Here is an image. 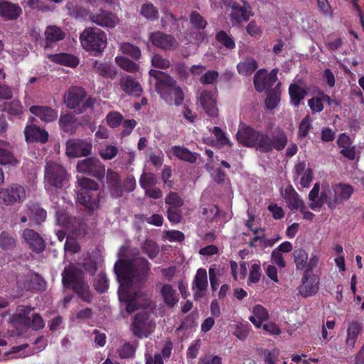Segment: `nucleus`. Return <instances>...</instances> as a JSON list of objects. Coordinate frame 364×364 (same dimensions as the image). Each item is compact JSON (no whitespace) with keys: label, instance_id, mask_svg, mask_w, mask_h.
I'll use <instances>...</instances> for the list:
<instances>
[{"label":"nucleus","instance_id":"f257e3e1","mask_svg":"<svg viewBox=\"0 0 364 364\" xmlns=\"http://www.w3.org/2000/svg\"><path fill=\"white\" fill-rule=\"evenodd\" d=\"M127 247L122 246L118 253L119 259L114 267L117 280L120 284L119 298L126 303V310L131 314L139 307V300L141 294L135 292L132 295V288L138 287L146 281L150 271V263L139 256L132 259L125 258Z\"/></svg>","mask_w":364,"mask_h":364},{"label":"nucleus","instance_id":"f03ea898","mask_svg":"<svg viewBox=\"0 0 364 364\" xmlns=\"http://www.w3.org/2000/svg\"><path fill=\"white\" fill-rule=\"evenodd\" d=\"M236 137L240 144L247 147L255 148L262 153H269L274 149L282 151L288 142L287 134L282 129L274 130L269 136L245 124L239 125Z\"/></svg>","mask_w":364,"mask_h":364},{"label":"nucleus","instance_id":"7ed1b4c3","mask_svg":"<svg viewBox=\"0 0 364 364\" xmlns=\"http://www.w3.org/2000/svg\"><path fill=\"white\" fill-rule=\"evenodd\" d=\"M149 75L156 80V90L166 103L176 105L182 104L183 93L173 79L156 70H151Z\"/></svg>","mask_w":364,"mask_h":364},{"label":"nucleus","instance_id":"20e7f679","mask_svg":"<svg viewBox=\"0 0 364 364\" xmlns=\"http://www.w3.org/2000/svg\"><path fill=\"white\" fill-rule=\"evenodd\" d=\"M62 281L65 287H71L78 296L85 302H91L92 296L89 285L85 282L83 272L75 264L65 268Z\"/></svg>","mask_w":364,"mask_h":364},{"label":"nucleus","instance_id":"39448f33","mask_svg":"<svg viewBox=\"0 0 364 364\" xmlns=\"http://www.w3.org/2000/svg\"><path fill=\"white\" fill-rule=\"evenodd\" d=\"M69 181V175L65 168L60 164L47 162L44 168V187L50 194L63 188Z\"/></svg>","mask_w":364,"mask_h":364},{"label":"nucleus","instance_id":"423d86ee","mask_svg":"<svg viewBox=\"0 0 364 364\" xmlns=\"http://www.w3.org/2000/svg\"><path fill=\"white\" fill-rule=\"evenodd\" d=\"M79 189L77 192V200L87 210L92 212L100 207V196L94 193L98 190L99 185L95 181L87 178L77 177Z\"/></svg>","mask_w":364,"mask_h":364},{"label":"nucleus","instance_id":"0eeeda50","mask_svg":"<svg viewBox=\"0 0 364 364\" xmlns=\"http://www.w3.org/2000/svg\"><path fill=\"white\" fill-rule=\"evenodd\" d=\"M80 43L82 48L95 53V55L103 52L107 45L106 33L100 28H87L80 34Z\"/></svg>","mask_w":364,"mask_h":364},{"label":"nucleus","instance_id":"6e6552de","mask_svg":"<svg viewBox=\"0 0 364 364\" xmlns=\"http://www.w3.org/2000/svg\"><path fill=\"white\" fill-rule=\"evenodd\" d=\"M354 192L353 188L346 183H337L332 188L325 187L322 191V197L331 209H335L338 204L348 200Z\"/></svg>","mask_w":364,"mask_h":364},{"label":"nucleus","instance_id":"1a4fd4ad","mask_svg":"<svg viewBox=\"0 0 364 364\" xmlns=\"http://www.w3.org/2000/svg\"><path fill=\"white\" fill-rule=\"evenodd\" d=\"M293 258L296 269L304 271V273L312 272L319 262V257L316 254H311L309 257L307 252L304 249L295 250L293 252Z\"/></svg>","mask_w":364,"mask_h":364},{"label":"nucleus","instance_id":"9d476101","mask_svg":"<svg viewBox=\"0 0 364 364\" xmlns=\"http://www.w3.org/2000/svg\"><path fill=\"white\" fill-rule=\"evenodd\" d=\"M78 172L87 173L90 176L101 179L105 173V166L101 161L94 157L80 160L77 164Z\"/></svg>","mask_w":364,"mask_h":364},{"label":"nucleus","instance_id":"9b49d317","mask_svg":"<svg viewBox=\"0 0 364 364\" xmlns=\"http://www.w3.org/2000/svg\"><path fill=\"white\" fill-rule=\"evenodd\" d=\"M26 198V191L23 186L12 184L7 188H0V202L6 205L20 203Z\"/></svg>","mask_w":364,"mask_h":364},{"label":"nucleus","instance_id":"f8f14e48","mask_svg":"<svg viewBox=\"0 0 364 364\" xmlns=\"http://www.w3.org/2000/svg\"><path fill=\"white\" fill-rule=\"evenodd\" d=\"M87 94L80 87H72L64 95V102L66 106L71 109H76L82 113L81 104L85 101Z\"/></svg>","mask_w":364,"mask_h":364},{"label":"nucleus","instance_id":"ddd939ff","mask_svg":"<svg viewBox=\"0 0 364 364\" xmlns=\"http://www.w3.org/2000/svg\"><path fill=\"white\" fill-rule=\"evenodd\" d=\"M277 69L272 70L269 73L264 69L259 70L254 77V85L258 92L272 87L277 80Z\"/></svg>","mask_w":364,"mask_h":364},{"label":"nucleus","instance_id":"4468645a","mask_svg":"<svg viewBox=\"0 0 364 364\" xmlns=\"http://www.w3.org/2000/svg\"><path fill=\"white\" fill-rule=\"evenodd\" d=\"M198 101L208 116L211 117L218 116V109L216 105L215 91H203L199 96Z\"/></svg>","mask_w":364,"mask_h":364},{"label":"nucleus","instance_id":"2eb2a0df","mask_svg":"<svg viewBox=\"0 0 364 364\" xmlns=\"http://www.w3.org/2000/svg\"><path fill=\"white\" fill-rule=\"evenodd\" d=\"M149 40L154 46L163 50H172L176 48L178 45L176 40L173 36L160 31L151 33Z\"/></svg>","mask_w":364,"mask_h":364},{"label":"nucleus","instance_id":"dca6fc26","mask_svg":"<svg viewBox=\"0 0 364 364\" xmlns=\"http://www.w3.org/2000/svg\"><path fill=\"white\" fill-rule=\"evenodd\" d=\"M92 144L84 140H70L67 144V154L72 157H80L90 154Z\"/></svg>","mask_w":364,"mask_h":364},{"label":"nucleus","instance_id":"f3484780","mask_svg":"<svg viewBox=\"0 0 364 364\" xmlns=\"http://www.w3.org/2000/svg\"><path fill=\"white\" fill-rule=\"evenodd\" d=\"M20 164L14 155L13 146L6 141L0 140V165L16 166Z\"/></svg>","mask_w":364,"mask_h":364},{"label":"nucleus","instance_id":"a211bd4d","mask_svg":"<svg viewBox=\"0 0 364 364\" xmlns=\"http://www.w3.org/2000/svg\"><path fill=\"white\" fill-rule=\"evenodd\" d=\"M318 278L310 273H304L302 284L299 288V294L304 297L311 296L318 291Z\"/></svg>","mask_w":364,"mask_h":364},{"label":"nucleus","instance_id":"6ab92c4d","mask_svg":"<svg viewBox=\"0 0 364 364\" xmlns=\"http://www.w3.org/2000/svg\"><path fill=\"white\" fill-rule=\"evenodd\" d=\"M150 321L148 313L143 311L136 315L133 322V332L138 337L147 336Z\"/></svg>","mask_w":364,"mask_h":364},{"label":"nucleus","instance_id":"aec40b11","mask_svg":"<svg viewBox=\"0 0 364 364\" xmlns=\"http://www.w3.org/2000/svg\"><path fill=\"white\" fill-rule=\"evenodd\" d=\"M294 179L299 180V183L303 188H309L313 180V171L310 167H306L304 162H299L295 165Z\"/></svg>","mask_w":364,"mask_h":364},{"label":"nucleus","instance_id":"412c9836","mask_svg":"<svg viewBox=\"0 0 364 364\" xmlns=\"http://www.w3.org/2000/svg\"><path fill=\"white\" fill-rule=\"evenodd\" d=\"M25 138L27 142L45 143L48 139V133L39 127L31 124L24 129Z\"/></svg>","mask_w":364,"mask_h":364},{"label":"nucleus","instance_id":"4be33fe9","mask_svg":"<svg viewBox=\"0 0 364 364\" xmlns=\"http://www.w3.org/2000/svg\"><path fill=\"white\" fill-rule=\"evenodd\" d=\"M22 237L29 247L34 252H41L45 248L43 239L39 234L31 229H26L23 231Z\"/></svg>","mask_w":364,"mask_h":364},{"label":"nucleus","instance_id":"5701e85b","mask_svg":"<svg viewBox=\"0 0 364 364\" xmlns=\"http://www.w3.org/2000/svg\"><path fill=\"white\" fill-rule=\"evenodd\" d=\"M363 331V324L357 321L348 323L346 328V338L345 344L348 348L353 349L359 335Z\"/></svg>","mask_w":364,"mask_h":364},{"label":"nucleus","instance_id":"b1692460","mask_svg":"<svg viewBox=\"0 0 364 364\" xmlns=\"http://www.w3.org/2000/svg\"><path fill=\"white\" fill-rule=\"evenodd\" d=\"M121 89L127 95L140 96L142 93V87L132 76L124 75L119 79Z\"/></svg>","mask_w":364,"mask_h":364},{"label":"nucleus","instance_id":"393cba45","mask_svg":"<svg viewBox=\"0 0 364 364\" xmlns=\"http://www.w3.org/2000/svg\"><path fill=\"white\" fill-rule=\"evenodd\" d=\"M90 19L97 25L107 28H113L118 23V18L115 15L102 10L99 13L91 14Z\"/></svg>","mask_w":364,"mask_h":364},{"label":"nucleus","instance_id":"a878e982","mask_svg":"<svg viewBox=\"0 0 364 364\" xmlns=\"http://www.w3.org/2000/svg\"><path fill=\"white\" fill-rule=\"evenodd\" d=\"M281 196L285 200L287 206L291 210H299L304 204L303 200L291 185L281 189Z\"/></svg>","mask_w":364,"mask_h":364},{"label":"nucleus","instance_id":"bb28decb","mask_svg":"<svg viewBox=\"0 0 364 364\" xmlns=\"http://www.w3.org/2000/svg\"><path fill=\"white\" fill-rule=\"evenodd\" d=\"M208 276L205 269L200 268L197 270L193 282V290L196 299L201 298L203 292L208 288Z\"/></svg>","mask_w":364,"mask_h":364},{"label":"nucleus","instance_id":"cd10ccee","mask_svg":"<svg viewBox=\"0 0 364 364\" xmlns=\"http://www.w3.org/2000/svg\"><path fill=\"white\" fill-rule=\"evenodd\" d=\"M337 144L341 149L340 153L349 160L356 158L355 146L352 145L350 138L345 133L341 134L337 139Z\"/></svg>","mask_w":364,"mask_h":364},{"label":"nucleus","instance_id":"c85d7f7f","mask_svg":"<svg viewBox=\"0 0 364 364\" xmlns=\"http://www.w3.org/2000/svg\"><path fill=\"white\" fill-rule=\"evenodd\" d=\"M107 183L112 197L119 198L122 196L123 188L118 173L108 169L107 173Z\"/></svg>","mask_w":364,"mask_h":364},{"label":"nucleus","instance_id":"c756f323","mask_svg":"<svg viewBox=\"0 0 364 364\" xmlns=\"http://www.w3.org/2000/svg\"><path fill=\"white\" fill-rule=\"evenodd\" d=\"M29 109L32 114L46 122H53L58 117L57 112L48 107L35 105L31 106Z\"/></svg>","mask_w":364,"mask_h":364},{"label":"nucleus","instance_id":"7c9ffc66","mask_svg":"<svg viewBox=\"0 0 364 364\" xmlns=\"http://www.w3.org/2000/svg\"><path fill=\"white\" fill-rule=\"evenodd\" d=\"M289 94L291 105L294 107H298L301 101L303 100L307 95V90L306 87L301 84L292 83L289 85Z\"/></svg>","mask_w":364,"mask_h":364},{"label":"nucleus","instance_id":"2f4dec72","mask_svg":"<svg viewBox=\"0 0 364 364\" xmlns=\"http://www.w3.org/2000/svg\"><path fill=\"white\" fill-rule=\"evenodd\" d=\"M32 310L30 306H18L11 318L12 323L16 326L19 325L25 327L26 323H29Z\"/></svg>","mask_w":364,"mask_h":364},{"label":"nucleus","instance_id":"473e14b6","mask_svg":"<svg viewBox=\"0 0 364 364\" xmlns=\"http://www.w3.org/2000/svg\"><path fill=\"white\" fill-rule=\"evenodd\" d=\"M252 16L250 6L247 4L245 6H237L233 7L231 13V19L236 23H241L247 21L250 17Z\"/></svg>","mask_w":364,"mask_h":364},{"label":"nucleus","instance_id":"72a5a7b5","mask_svg":"<svg viewBox=\"0 0 364 364\" xmlns=\"http://www.w3.org/2000/svg\"><path fill=\"white\" fill-rule=\"evenodd\" d=\"M21 9L8 1H0V15L7 19L16 18L21 14Z\"/></svg>","mask_w":364,"mask_h":364},{"label":"nucleus","instance_id":"f704fd0d","mask_svg":"<svg viewBox=\"0 0 364 364\" xmlns=\"http://www.w3.org/2000/svg\"><path fill=\"white\" fill-rule=\"evenodd\" d=\"M27 215L30 220L35 221L37 224L45 221L47 216L46 211L36 203L27 205Z\"/></svg>","mask_w":364,"mask_h":364},{"label":"nucleus","instance_id":"c9c22d12","mask_svg":"<svg viewBox=\"0 0 364 364\" xmlns=\"http://www.w3.org/2000/svg\"><path fill=\"white\" fill-rule=\"evenodd\" d=\"M164 301L169 307L174 306L178 301L176 291L171 284H164L160 290Z\"/></svg>","mask_w":364,"mask_h":364},{"label":"nucleus","instance_id":"e433bc0d","mask_svg":"<svg viewBox=\"0 0 364 364\" xmlns=\"http://www.w3.org/2000/svg\"><path fill=\"white\" fill-rule=\"evenodd\" d=\"M170 153L176 158L189 163H194L197 159L196 154L190 151L184 146H173L171 147Z\"/></svg>","mask_w":364,"mask_h":364},{"label":"nucleus","instance_id":"4c0bfd02","mask_svg":"<svg viewBox=\"0 0 364 364\" xmlns=\"http://www.w3.org/2000/svg\"><path fill=\"white\" fill-rule=\"evenodd\" d=\"M50 60L56 63L71 68L76 67L79 63L75 56L68 53H58L51 55Z\"/></svg>","mask_w":364,"mask_h":364},{"label":"nucleus","instance_id":"58836bf2","mask_svg":"<svg viewBox=\"0 0 364 364\" xmlns=\"http://www.w3.org/2000/svg\"><path fill=\"white\" fill-rule=\"evenodd\" d=\"M257 68V63L253 58H248L237 65L238 73L244 76L251 75Z\"/></svg>","mask_w":364,"mask_h":364},{"label":"nucleus","instance_id":"ea45409f","mask_svg":"<svg viewBox=\"0 0 364 364\" xmlns=\"http://www.w3.org/2000/svg\"><path fill=\"white\" fill-rule=\"evenodd\" d=\"M319 191V183H316L314 184L312 190L309 194V198L311 201L309 207L314 210L319 209L323 205V204L326 203L325 199L322 197V194L321 195V197L318 198Z\"/></svg>","mask_w":364,"mask_h":364},{"label":"nucleus","instance_id":"a19ab883","mask_svg":"<svg viewBox=\"0 0 364 364\" xmlns=\"http://www.w3.org/2000/svg\"><path fill=\"white\" fill-rule=\"evenodd\" d=\"M93 68L96 73L105 77L114 78L117 75V71L107 63H101L95 60L93 64Z\"/></svg>","mask_w":364,"mask_h":364},{"label":"nucleus","instance_id":"79ce46f5","mask_svg":"<svg viewBox=\"0 0 364 364\" xmlns=\"http://www.w3.org/2000/svg\"><path fill=\"white\" fill-rule=\"evenodd\" d=\"M114 61L120 68L128 73H134L139 70V66L136 63L124 56H116Z\"/></svg>","mask_w":364,"mask_h":364},{"label":"nucleus","instance_id":"37998d69","mask_svg":"<svg viewBox=\"0 0 364 364\" xmlns=\"http://www.w3.org/2000/svg\"><path fill=\"white\" fill-rule=\"evenodd\" d=\"M45 35L47 44L61 41L65 37V33L61 28L55 26H48L45 31ZM46 46H48V45Z\"/></svg>","mask_w":364,"mask_h":364},{"label":"nucleus","instance_id":"c03bdc74","mask_svg":"<svg viewBox=\"0 0 364 364\" xmlns=\"http://www.w3.org/2000/svg\"><path fill=\"white\" fill-rule=\"evenodd\" d=\"M16 245V240L13 234L6 231L0 233V248L3 250H11Z\"/></svg>","mask_w":364,"mask_h":364},{"label":"nucleus","instance_id":"a18cd8bd","mask_svg":"<svg viewBox=\"0 0 364 364\" xmlns=\"http://www.w3.org/2000/svg\"><path fill=\"white\" fill-rule=\"evenodd\" d=\"M280 83L277 84V87L267 92V98L265 100V106L269 109H274L280 101V92L279 86Z\"/></svg>","mask_w":364,"mask_h":364},{"label":"nucleus","instance_id":"49530a36","mask_svg":"<svg viewBox=\"0 0 364 364\" xmlns=\"http://www.w3.org/2000/svg\"><path fill=\"white\" fill-rule=\"evenodd\" d=\"M246 225L250 228L255 236L249 242L250 246L252 247L263 248L264 233L263 230L259 228H253L250 221L247 222Z\"/></svg>","mask_w":364,"mask_h":364},{"label":"nucleus","instance_id":"de8ad7c7","mask_svg":"<svg viewBox=\"0 0 364 364\" xmlns=\"http://www.w3.org/2000/svg\"><path fill=\"white\" fill-rule=\"evenodd\" d=\"M232 274L235 280L244 279L247 273L246 262H242L240 265L234 261L230 262Z\"/></svg>","mask_w":364,"mask_h":364},{"label":"nucleus","instance_id":"09e8293b","mask_svg":"<svg viewBox=\"0 0 364 364\" xmlns=\"http://www.w3.org/2000/svg\"><path fill=\"white\" fill-rule=\"evenodd\" d=\"M140 14L147 20L154 21L158 18L159 12L153 4L145 3L141 6Z\"/></svg>","mask_w":364,"mask_h":364},{"label":"nucleus","instance_id":"8fccbe9b","mask_svg":"<svg viewBox=\"0 0 364 364\" xmlns=\"http://www.w3.org/2000/svg\"><path fill=\"white\" fill-rule=\"evenodd\" d=\"M156 183L157 178L152 173H143L140 176L139 184L144 190L155 186Z\"/></svg>","mask_w":364,"mask_h":364},{"label":"nucleus","instance_id":"3c124183","mask_svg":"<svg viewBox=\"0 0 364 364\" xmlns=\"http://www.w3.org/2000/svg\"><path fill=\"white\" fill-rule=\"evenodd\" d=\"M165 203L168 205V208L178 209L183 205V200L175 192H170L165 198Z\"/></svg>","mask_w":364,"mask_h":364},{"label":"nucleus","instance_id":"603ef678","mask_svg":"<svg viewBox=\"0 0 364 364\" xmlns=\"http://www.w3.org/2000/svg\"><path fill=\"white\" fill-rule=\"evenodd\" d=\"M75 122V117L73 114H67L60 116L59 125L64 132H69L73 130Z\"/></svg>","mask_w":364,"mask_h":364},{"label":"nucleus","instance_id":"864d4df0","mask_svg":"<svg viewBox=\"0 0 364 364\" xmlns=\"http://www.w3.org/2000/svg\"><path fill=\"white\" fill-rule=\"evenodd\" d=\"M120 50L124 54H127L134 59H139L141 56L140 49L129 43H121Z\"/></svg>","mask_w":364,"mask_h":364},{"label":"nucleus","instance_id":"5fc2aeb1","mask_svg":"<svg viewBox=\"0 0 364 364\" xmlns=\"http://www.w3.org/2000/svg\"><path fill=\"white\" fill-rule=\"evenodd\" d=\"M141 247L151 259L155 258L159 252V247L152 240H146Z\"/></svg>","mask_w":364,"mask_h":364},{"label":"nucleus","instance_id":"6e6d98bb","mask_svg":"<svg viewBox=\"0 0 364 364\" xmlns=\"http://www.w3.org/2000/svg\"><path fill=\"white\" fill-rule=\"evenodd\" d=\"M233 334L240 340H245L250 332V326L247 323L237 322L234 324Z\"/></svg>","mask_w":364,"mask_h":364},{"label":"nucleus","instance_id":"4d7b16f0","mask_svg":"<svg viewBox=\"0 0 364 364\" xmlns=\"http://www.w3.org/2000/svg\"><path fill=\"white\" fill-rule=\"evenodd\" d=\"M217 41L225 47L227 49L232 50L235 47V43L232 38L228 36L225 31H220L216 35Z\"/></svg>","mask_w":364,"mask_h":364},{"label":"nucleus","instance_id":"13d9d810","mask_svg":"<svg viewBox=\"0 0 364 364\" xmlns=\"http://www.w3.org/2000/svg\"><path fill=\"white\" fill-rule=\"evenodd\" d=\"M6 109L9 114L11 116L21 117L23 113V107L18 100L11 102Z\"/></svg>","mask_w":364,"mask_h":364},{"label":"nucleus","instance_id":"bf43d9fd","mask_svg":"<svg viewBox=\"0 0 364 364\" xmlns=\"http://www.w3.org/2000/svg\"><path fill=\"white\" fill-rule=\"evenodd\" d=\"M28 346L27 344H23L11 348V350L6 352V354H14V358L17 357H26L33 353V350H28L26 351Z\"/></svg>","mask_w":364,"mask_h":364},{"label":"nucleus","instance_id":"052dcab7","mask_svg":"<svg viewBox=\"0 0 364 364\" xmlns=\"http://www.w3.org/2000/svg\"><path fill=\"white\" fill-rule=\"evenodd\" d=\"M260 269L259 262H255L252 264L248 279L249 285L252 283H257L259 281L261 277Z\"/></svg>","mask_w":364,"mask_h":364},{"label":"nucleus","instance_id":"680f3d73","mask_svg":"<svg viewBox=\"0 0 364 364\" xmlns=\"http://www.w3.org/2000/svg\"><path fill=\"white\" fill-rule=\"evenodd\" d=\"M212 133L214 134L218 143L220 145H228L232 146V143L229 139L226 136L224 132L218 127H215L212 129Z\"/></svg>","mask_w":364,"mask_h":364},{"label":"nucleus","instance_id":"e2e57ef3","mask_svg":"<svg viewBox=\"0 0 364 364\" xmlns=\"http://www.w3.org/2000/svg\"><path fill=\"white\" fill-rule=\"evenodd\" d=\"M94 286L95 289L100 293H103L107 291L108 288V282L106 275L104 273L101 272L97 275L95 280Z\"/></svg>","mask_w":364,"mask_h":364},{"label":"nucleus","instance_id":"0e129e2a","mask_svg":"<svg viewBox=\"0 0 364 364\" xmlns=\"http://www.w3.org/2000/svg\"><path fill=\"white\" fill-rule=\"evenodd\" d=\"M118 153V149L115 146L107 145L100 151V156L105 160H111Z\"/></svg>","mask_w":364,"mask_h":364},{"label":"nucleus","instance_id":"69168bd1","mask_svg":"<svg viewBox=\"0 0 364 364\" xmlns=\"http://www.w3.org/2000/svg\"><path fill=\"white\" fill-rule=\"evenodd\" d=\"M151 65L157 68L166 69L170 66L171 63L169 60L163 58L159 54H155L151 58Z\"/></svg>","mask_w":364,"mask_h":364},{"label":"nucleus","instance_id":"338daca9","mask_svg":"<svg viewBox=\"0 0 364 364\" xmlns=\"http://www.w3.org/2000/svg\"><path fill=\"white\" fill-rule=\"evenodd\" d=\"M44 326L45 323L41 316L37 314H32L31 318L29 319V323H26L25 327L38 330L43 328Z\"/></svg>","mask_w":364,"mask_h":364},{"label":"nucleus","instance_id":"774afa93","mask_svg":"<svg viewBox=\"0 0 364 364\" xmlns=\"http://www.w3.org/2000/svg\"><path fill=\"white\" fill-rule=\"evenodd\" d=\"M106 119L109 127H117L122 123L123 117L119 112H112L107 115Z\"/></svg>","mask_w":364,"mask_h":364}]
</instances>
